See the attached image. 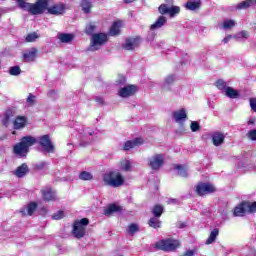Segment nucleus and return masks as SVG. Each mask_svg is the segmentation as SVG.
Returning a JSON list of instances; mask_svg holds the SVG:
<instances>
[{"mask_svg": "<svg viewBox=\"0 0 256 256\" xmlns=\"http://www.w3.org/2000/svg\"><path fill=\"white\" fill-rule=\"evenodd\" d=\"M158 12L160 13L161 16H159L155 23L150 26L151 31H155V29H161V27H163V25L167 23V18L163 15H169L170 18H173L176 15H179V13H181V7H168L167 4H161L158 7Z\"/></svg>", "mask_w": 256, "mask_h": 256, "instance_id": "1", "label": "nucleus"}, {"mask_svg": "<svg viewBox=\"0 0 256 256\" xmlns=\"http://www.w3.org/2000/svg\"><path fill=\"white\" fill-rule=\"evenodd\" d=\"M37 143V138L33 136H23L18 143L13 146V153L19 159H25L29 155V148Z\"/></svg>", "mask_w": 256, "mask_h": 256, "instance_id": "2", "label": "nucleus"}, {"mask_svg": "<svg viewBox=\"0 0 256 256\" xmlns=\"http://www.w3.org/2000/svg\"><path fill=\"white\" fill-rule=\"evenodd\" d=\"M18 7L23 11H28L30 15H43L47 9V0H37L35 3H29L25 0H16Z\"/></svg>", "mask_w": 256, "mask_h": 256, "instance_id": "3", "label": "nucleus"}, {"mask_svg": "<svg viewBox=\"0 0 256 256\" xmlns=\"http://www.w3.org/2000/svg\"><path fill=\"white\" fill-rule=\"evenodd\" d=\"M102 181L106 187H123L125 178L119 171L111 170L102 175Z\"/></svg>", "mask_w": 256, "mask_h": 256, "instance_id": "4", "label": "nucleus"}, {"mask_svg": "<svg viewBox=\"0 0 256 256\" xmlns=\"http://www.w3.org/2000/svg\"><path fill=\"white\" fill-rule=\"evenodd\" d=\"M155 247L158 251L171 253L173 251H177V249L181 247V241L173 238L162 239L155 243Z\"/></svg>", "mask_w": 256, "mask_h": 256, "instance_id": "5", "label": "nucleus"}, {"mask_svg": "<svg viewBox=\"0 0 256 256\" xmlns=\"http://www.w3.org/2000/svg\"><path fill=\"white\" fill-rule=\"evenodd\" d=\"M87 225H89V218H82L75 220L72 225V235L75 239H83L87 235Z\"/></svg>", "mask_w": 256, "mask_h": 256, "instance_id": "6", "label": "nucleus"}, {"mask_svg": "<svg viewBox=\"0 0 256 256\" xmlns=\"http://www.w3.org/2000/svg\"><path fill=\"white\" fill-rule=\"evenodd\" d=\"M109 41V37L107 36L106 33L100 32V33H95L92 35V41H91V46H90V51H98L99 48L105 43Z\"/></svg>", "mask_w": 256, "mask_h": 256, "instance_id": "7", "label": "nucleus"}, {"mask_svg": "<svg viewBox=\"0 0 256 256\" xmlns=\"http://www.w3.org/2000/svg\"><path fill=\"white\" fill-rule=\"evenodd\" d=\"M215 191H217V188L211 183L199 182L196 185V193L199 197H205V195L215 193Z\"/></svg>", "mask_w": 256, "mask_h": 256, "instance_id": "8", "label": "nucleus"}, {"mask_svg": "<svg viewBox=\"0 0 256 256\" xmlns=\"http://www.w3.org/2000/svg\"><path fill=\"white\" fill-rule=\"evenodd\" d=\"M137 91H139V86L135 84H128L125 87H122L118 91L119 97H122V99H127L128 97H133L137 94Z\"/></svg>", "mask_w": 256, "mask_h": 256, "instance_id": "9", "label": "nucleus"}, {"mask_svg": "<svg viewBox=\"0 0 256 256\" xmlns=\"http://www.w3.org/2000/svg\"><path fill=\"white\" fill-rule=\"evenodd\" d=\"M66 9L67 7L65 6V4H63V2L56 3L49 7V0H47V6L45 8V11H47L49 15L59 16V15H64Z\"/></svg>", "mask_w": 256, "mask_h": 256, "instance_id": "10", "label": "nucleus"}, {"mask_svg": "<svg viewBox=\"0 0 256 256\" xmlns=\"http://www.w3.org/2000/svg\"><path fill=\"white\" fill-rule=\"evenodd\" d=\"M165 164V156L163 154H155L148 160V165L153 171H159Z\"/></svg>", "mask_w": 256, "mask_h": 256, "instance_id": "11", "label": "nucleus"}, {"mask_svg": "<svg viewBox=\"0 0 256 256\" xmlns=\"http://www.w3.org/2000/svg\"><path fill=\"white\" fill-rule=\"evenodd\" d=\"M39 145L46 153H55V145H53L49 134H45L39 138Z\"/></svg>", "mask_w": 256, "mask_h": 256, "instance_id": "12", "label": "nucleus"}, {"mask_svg": "<svg viewBox=\"0 0 256 256\" xmlns=\"http://www.w3.org/2000/svg\"><path fill=\"white\" fill-rule=\"evenodd\" d=\"M141 45V36L128 37L125 40V43L122 44V48L126 51H133Z\"/></svg>", "mask_w": 256, "mask_h": 256, "instance_id": "13", "label": "nucleus"}, {"mask_svg": "<svg viewBox=\"0 0 256 256\" xmlns=\"http://www.w3.org/2000/svg\"><path fill=\"white\" fill-rule=\"evenodd\" d=\"M145 143L142 137L135 138L134 140H128L125 142L123 146L124 151H129L131 149H135V147H141Z\"/></svg>", "mask_w": 256, "mask_h": 256, "instance_id": "14", "label": "nucleus"}, {"mask_svg": "<svg viewBox=\"0 0 256 256\" xmlns=\"http://www.w3.org/2000/svg\"><path fill=\"white\" fill-rule=\"evenodd\" d=\"M121 27H123V21H114L111 27L109 28L108 35H110V37H117L121 35Z\"/></svg>", "mask_w": 256, "mask_h": 256, "instance_id": "15", "label": "nucleus"}, {"mask_svg": "<svg viewBox=\"0 0 256 256\" xmlns=\"http://www.w3.org/2000/svg\"><path fill=\"white\" fill-rule=\"evenodd\" d=\"M172 117L176 123H185L187 120V110L181 108L180 110L174 111Z\"/></svg>", "mask_w": 256, "mask_h": 256, "instance_id": "16", "label": "nucleus"}, {"mask_svg": "<svg viewBox=\"0 0 256 256\" xmlns=\"http://www.w3.org/2000/svg\"><path fill=\"white\" fill-rule=\"evenodd\" d=\"M28 173H29V166L27 165V163H22L14 171L15 177H18V179H23V177H25V175H27Z\"/></svg>", "mask_w": 256, "mask_h": 256, "instance_id": "17", "label": "nucleus"}, {"mask_svg": "<svg viewBox=\"0 0 256 256\" xmlns=\"http://www.w3.org/2000/svg\"><path fill=\"white\" fill-rule=\"evenodd\" d=\"M27 125V117L26 116H16L13 122V127L18 131L19 129H25Z\"/></svg>", "mask_w": 256, "mask_h": 256, "instance_id": "18", "label": "nucleus"}, {"mask_svg": "<svg viewBox=\"0 0 256 256\" xmlns=\"http://www.w3.org/2000/svg\"><path fill=\"white\" fill-rule=\"evenodd\" d=\"M245 201H242L238 206L234 208L233 216L234 217H245V214L247 213Z\"/></svg>", "mask_w": 256, "mask_h": 256, "instance_id": "19", "label": "nucleus"}, {"mask_svg": "<svg viewBox=\"0 0 256 256\" xmlns=\"http://www.w3.org/2000/svg\"><path fill=\"white\" fill-rule=\"evenodd\" d=\"M37 59V48H32L30 51L23 54L25 63H33Z\"/></svg>", "mask_w": 256, "mask_h": 256, "instance_id": "20", "label": "nucleus"}, {"mask_svg": "<svg viewBox=\"0 0 256 256\" xmlns=\"http://www.w3.org/2000/svg\"><path fill=\"white\" fill-rule=\"evenodd\" d=\"M212 143L215 147L223 145V143H225V135L221 132H214L212 135Z\"/></svg>", "mask_w": 256, "mask_h": 256, "instance_id": "21", "label": "nucleus"}, {"mask_svg": "<svg viewBox=\"0 0 256 256\" xmlns=\"http://www.w3.org/2000/svg\"><path fill=\"white\" fill-rule=\"evenodd\" d=\"M123 211V208L117 204H110L105 210H104V215L106 217H109L113 215V213H121Z\"/></svg>", "mask_w": 256, "mask_h": 256, "instance_id": "22", "label": "nucleus"}, {"mask_svg": "<svg viewBox=\"0 0 256 256\" xmlns=\"http://www.w3.org/2000/svg\"><path fill=\"white\" fill-rule=\"evenodd\" d=\"M253 0H244L237 5L234 6L235 11H243L245 9H249V7H253Z\"/></svg>", "mask_w": 256, "mask_h": 256, "instance_id": "23", "label": "nucleus"}, {"mask_svg": "<svg viewBox=\"0 0 256 256\" xmlns=\"http://www.w3.org/2000/svg\"><path fill=\"white\" fill-rule=\"evenodd\" d=\"M80 7L82 8L83 13L89 15L93 9V2H91V0H81Z\"/></svg>", "mask_w": 256, "mask_h": 256, "instance_id": "24", "label": "nucleus"}, {"mask_svg": "<svg viewBox=\"0 0 256 256\" xmlns=\"http://www.w3.org/2000/svg\"><path fill=\"white\" fill-rule=\"evenodd\" d=\"M42 197L44 201H55V192L52 188L42 190Z\"/></svg>", "mask_w": 256, "mask_h": 256, "instance_id": "25", "label": "nucleus"}, {"mask_svg": "<svg viewBox=\"0 0 256 256\" xmlns=\"http://www.w3.org/2000/svg\"><path fill=\"white\" fill-rule=\"evenodd\" d=\"M188 11H197L201 7V0H190L185 5Z\"/></svg>", "mask_w": 256, "mask_h": 256, "instance_id": "26", "label": "nucleus"}, {"mask_svg": "<svg viewBox=\"0 0 256 256\" xmlns=\"http://www.w3.org/2000/svg\"><path fill=\"white\" fill-rule=\"evenodd\" d=\"M165 211V208L163 207V205L161 204H156L153 206L151 213L153 215V217H157L160 219L161 215H163Z\"/></svg>", "mask_w": 256, "mask_h": 256, "instance_id": "27", "label": "nucleus"}, {"mask_svg": "<svg viewBox=\"0 0 256 256\" xmlns=\"http://www.w3.org/2000/svg\"><path fill=\"white\" fill-rule=\"evenodd\" d=\"M58 39L61 43H71L75 39V35L70 33H60Z\"/></svg>", "mask_w": 256, "mask_h": 256, "instance_id": "28", "label": "nucleus"}, {"mask_svg": "<svg viewBox=\"0 0 256 256\" xmlns=\"http://www.w3.org/2000/svg\"><path fill=\"white\" fill-rule=\"evenodd\" d=\"M225 95L226 97H229V99H239V90H235L228 86V88H226Z\"/></svg>", "mask_w": 256, "mask_h": 256, "instance_id": "29", "label": "nucleus"}, {"mask_svg": "<svg viewBox=\"0 0 256 256\" xmlns=\"http://www.w3.org/2000/svg\"><path fill=\"white\" fill-rule=\"evenodd\" d=\"M162 222L159 220V218L153 216L148 220V225L152 229H161Z\"/></svg>", "mask_w": 256, "mask_h": 256, "instance_id": "30", "label": "nucleus"}, {"mask_svg": "<svg viewBox=\"0 0 256 256\" xmlns=\"http://www.w3.org/2000/svg\"><path fill=\"white\" fill-rule=\"evenodd\" d=\"M217 237H219V230L218 228H214L206 240V245H211V243H215Z\"/></svg>", "mask_w": 256, "mask_h": 256, "instance_id": "31", "label": "nucleus"}, {"mask_svg": "<svg viewBox=\"0 0 256 256\" xmlns=\"http://www.w3.org/2000/svg\"><path fill=\"white\" fill-rule=\"evenodd\" d=\"M174 169H176V171H179L180 177H189V174L187 173L186 166H183V165H180V164H176L174 166Z\"/></svg>", "mask_w": 256, "mask_h": 256, "instance_id": "32", "label": "nucleus"}, {"mask_svg": "<svg viewBox=\"0 0 256 256\" xmlns=\"http://www.w3.org/2000/svg\"><path fill=\"white\" fill-rule=\"evenodd\" d=\"M11 117H13V111L9 109L4 113V118L2 119V124L5 125V127L9 125V121H11Z\"/></svg>", "mask_w": 256, "mask_h": 256, "instance_id": "33", "label": "nucleus"}, {"mask_svg": "<svg viewBox=\"0 0 256 256\" xmlns=\"http://www.w3.org/2000/svg\"><path fill=\"white\" fill-rule=\"evenodd\" d=\"M95 29H97V26L93 23H89L86 25L84 33L93 37V35H95Z\"/></svg>", "mask_w": 256, "mask_h": 256, "instance_id": "34", "label": "nucleus"}, {"mask_svg": "<svg viewBox=\"0 0 256 256\" xmlns=\"http://www.w3.org/2000/svg\"><path fill=\"white\" fill-rule=\"evenodd\" d=\"M79 179H81V181H93V174L87 171H82L79 174Z\"/></svg>", "mask_w": 256, "mask_h": 256, "instance_id": "35", "label": "nucleus"}, {"mask_svg": "<svg viewBox=\"0 0 256 256\" xmlns=\"http://www.w3.org/2000/svg\"><path fill=\"white\" fill-rule=\"evenodd\" d=\"M215 86L217 89H219V91H227V88L229 87L227 86V82H225L223 79H218L215 83Z\"/></svg>", "mask_w": 256, "mask_h": 256, "instance_id": "36", "label": "nucleus"}, {"mask_svg": "<svg viewBox=\"0 0 256 256\" xmlns=\"http://www.w3.org/2000/svg\"><path fill=\"white\" fill-rule=\"evenodd\" d=\"M245 207H246V211H248V213H256V202H249V201H244Z\"/></svg>", "mask_w": 256, "mask_h": 256, "instance_id": "37", "label": "nucleus"}, {"mask_svg": "<svg viewBox=\"0 0 256 256\" xmlns=\"http://www.w3.org/2000/svg\"><path fill=\"white\" fill-rule=\"evenodd\" d=\"M28 215L31 217L37 211V202H30L27 206Z\"/></svg>", "mask_w": 256, "mask_h": 256, "instance_id": "38", "label": "nucleus"}, {"mask_svg": "<svg viewBox=\"0 0 256 256\" xmlns=\"http://www.w3.org/2000/svg\"><path fill=\"white\" fill-rule=\"evenodd\" d=\"M129 235H135V233H139V225L132 223L128 226Z\"/></svg>", "mask_w": 256, "mask_h": 256, "instance_id": "39", "label": "nucleus"}, {"mask_svg": "<svg viewBox=\"0 0 256 256\" xmlns=\"http://www.w3.org/2000/svg\"><path fill=\"white\" fill-rule=\"evenodd\" d=\"M39 39L37 32L30 33L26 36V43H33Z\"/></svg>", "mask_w": 256, "mask_h": 256, "instance_id": "40", "label": "nucleus"}, {"mask_svg": "<svg viewBox=\"0 0 256 256\" xmlns=\"http://www.w3.org/2000/svg\"><path fill=\"white\" fill-rule=\"evenodd\" d=\"M235 26V21L231 19L224 20L222 27L223 29H233Z\"/></svg>", "mask_w": 256, "mask_h": 256, "instance_id": "41", "label": "nucleus"}, {"mask_svg": "<svg viewBox=\"0 0 256 256\" xmlns=\"http://www.w3.org/2000/svg\"><path fill=\"white\" fill-rule=\"evenodd\" d=\"M47 167V163L45 161L33 164L34 171H43Z\"/></svg>", "mask_w": 256, "mask_h": 256, "instance_id": "42", "label": "nucleus"}, {"mask_svg": "<svg viewBox=\"0 0 256 256\" xmlns=\"http://www.w3.org/2000/svg\"><path fill=\"white\" fill-rule=\"evenodd\" d=\"M63 217H65V212H63V210H59L58 212H56L52 215V219L54 221H59V220L63 219Z\"/></svg>", "mask_w": 256, "mask_h": 256, "instance_id": "43", "label": "nucleus"}, {"mask_svg": "<svg viewBox=\"0 0 256 256\" xmlns=\"http://www.w3.org/2000/svg\"><path fill=\"white\" fill-rule=\"evenodd\" d=\"M9 73L13 76L21 75V68L19 66H13L10 68Z\"/></svg>", "mask_w": 256, "mask_h": 256, "instance_id": "44", "label": "nucleus"}, {"mask_svg": "<svg viewBox=\"0 0 256 256\" xmlns=\"http://www.w3.org/2000/svg\"><path fill=\"white\" fill-rule=\"evenodd\" d=\"M35 99H37V97L32 93H30L26 99V103H28L30 107H33V105H35Z\"/></svg>", "mask_w": 256, "mask_h": 256, "instance_id": "45", "label": "nucleus"}, {"mask_svg": "<svg viewBox=\"0 0 256 256\" xmlns=\"http://www.w3.org/2000/svg\"><path fill=\"white\" fill-rule=\"evenodd\" d=\"M190 129L193 133H197V131H199V129H201V126L199 125V122L197 121H193L190 125Z\"/></svg>", "mask_w": 256, "mask_h": 256, "instance_id": "46", "label": "nucleus"}, {"mask_svg": "<svg viewBox=\"0 0 256 256\" xmlns=\"http://www.w3.org/2000/svg\"><path fill=\"white\" fill-rule=\"evenodd\" d=\"M173 83H175V75H173V74L168 75L165 79V84L166 85H173Z\"/></svg>", "mask_w": 256, "mask_h": 256, "instance_id": "47", "label": "nucleus"}, {"mask_svg": "<svg viewBox=\"0 0 256 256\" xmlns=\"http://www.w3.org/2000/svg\"><path fill=\"white\" fill-rule=\"evenodd\" d=\"M247 137L250 141H256V129L248 131Z\"/></svg>", "mask_w": 256, "mask_h": 256, "instance_id": "48", "label": "nucleus"}, {"mask_svg": "<svg viewBox=\"0 0 256 256\" xmlns=\"http://www.w3.org/2000/svg\"><path fill=\"white\" fill-rule=\"evenodd\" d=\"M250 107L252 111H256V98H250Z\"/></svg>", "mask_w": 256, "mask_h": 256, "instance_id": "49", "label": "nucleus"}, {"mask_svg": "<svg viewBox=\"0 0 256 256\" xmlns=\"http://www.w3.org/2000/svg\"><path fill=\"white\" fill-rule=\"evenodd\" d=\"M95 101H96V103H99V105H104L105 104V99H103V97H101V96H97L95 98Z\"/></svg>", "mask_w": 256, "mask_h": 256, "instance_id": "50", "label": "nucleus"}, {"mask_svg": "<svg viewBox=\"0 0 256 256\" xmlns=\"http://www.w3.org/2000/svg\"><path fill=\"white\" fill-rule=\"evenodd\" d=\"M196 250H187L184 254L181 256H195Z\"/></svg>", "mask_w": 256, "mask_h": 256, "instance_id": "51", "label": "nucleus"}, {"mask_svg": "<svg viewBox=\"0 0 256 256\" xmlns=\"http://www.w3.org/2000/svg\"><path fill=\"white\" fill-rule=\"evenodd\" d=\"M122 169L123 171H131V162H126Z\"/></svg>", "mask_w": 256, "mask_h": 256, "instance_id": "52", "label": "nucleus"}, {"mask_svg": "<svg viewBox=\"0 0 256 256\" xmlns=\"http://www.w3.org/2000/svg\"><path fill=\"white\" fill-rule=\"evenodd\" d=\"M231 39H233L232 35H228L223 39V43L227 44L229 41H231Z\"/></svg>", "mask_w": 256, "mask_h": 256, "instance_id": "53", "label": "nucleus"}, {"mask_svg": "<svg viewBox=\"0 0 256 256\" xmlns=\"http://www.w3.org/2000/svg\"><path fill=\"white\" fill-rule=\"evenodd\" d=\"M255 121L256 119L255 118H252L248 121V125H255Z\"/></svg>", "mask_w": 256, "mask_h": 256, "instance_id": "54", "label": "nucleus"}, {"mask_svg": "<svg viewBox=\"0 0 256 256\" xmlns=\"http://www.w3.org/2000/svg\"><path fill=\"white\" fill-rule=\"evenodd\" d=\"M165 3H166L167 5H173V0H165Z\"/></svg>", "mask_w": 256, "mask_h": 256, "instance_id": "55", "label": "nucleus"}, {"mask_svg": "<svg viewBox=\"0 0 256 256\" xmlns=\"http://www.w3.org/2000/svg\"><path fill=\"white\" fill-rule=\"evenodd\" d=\"M135 0H124V3L129 4V3H134Z\"/></svg>", "mask_w": 256, "mask_h": 256, "instance_id": "56", "label": "nucleus"}, {"mask_svg": "<svg viewBox=\"0 0 256 256\" xmlns=\"http://www.w3.org/2000/svg\"><path fill=\"white\" fill-rule=\"evenodd\" d=\"M243 37H247V32H242Z\"/></svg>", "mask_w": 256, "mask_h": 256, "instance_id": "57", "label": "nucleus"}, {"mask_svg": "<svg viewBox=\"0 0 256 256\" xmlns=\"http://www.w3.org/2000/svg\"><path fill=\"white\" fill-rule=\"evenodd\" d=\"M15 133H16V132H15V131H13V132H12V135H15Z\"/></svg>", "mask_w": 256, "mask_h": 256, "instance_id": "58", "label": "nucleus"}]
</instances>
